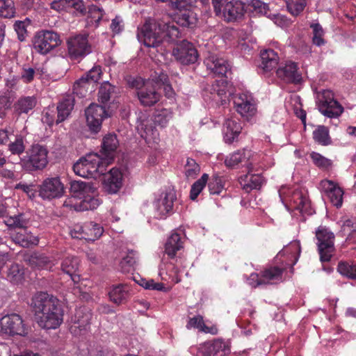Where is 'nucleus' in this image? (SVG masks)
Listing matches in <instances>:
<instances>
[{
    "mask_svg": "<svg viewBox=\"0 0 356 356\" xmlns=\"http://www.w3.org/2000/svg\"><path fill=\"white\" fill-rule=\"evenodd\" d=\"M181 37V31L171 22L168 15L147 19L138 33V40L149 48H159L164 41L176 42Z\"/></svg>",
    "mask_w": 356,
    "mask_h": 356,
    "instance_id": "1",
    "label": "nucleus"
},
{
    "mask_svg": "<svg viewBox=\"0 0 356 356\" xmlns=\"http://www.w3.org/2000/svg\"><path fill=\"white\" fill-rule=\"evenodd\" d=\"M31 307L36 322L44 329H56L63 321V310L59 300L47 292H38L31 299Z\"/></svg>",
    "mask_w": 356,
    "mask_h": 356,
    "instance_id": "2",
    "label": "nucleus"
},
{
    "mask_svg": "<svg viewBox=\"0 0 356 356\" xmlns=\"http://www.w3.org/2000/svg\"><path fill=\"white\" fill-rule=\"evenodd\" d=\"M108 165L105 159L97 154H89L74 163L73 170L80 177L97 179L101 175H104Z\"/></svg>",
    "mask_w": 356,
    "mask_h": 356,
    "instance_id": "3",
    "label": "nucleus"
},
{
    "mask_svg": "<svg viewBox=\"0 0 356 356\" xmlns=\"http://www.w3.org/2000/svg\"><path fill=\"white\" fill-rule=\"evenodd\" d=\"M48 150L41 145H33L20 159L22 168L28 172L43 170L48 163Z\"/></svg>",
    "mask_w": 356,
    "mask_h": 356,
    "instance_id": "4",
    "label": "nucleus"
},
{
    "mask_svg": "<svg viewBox=\"0 0 356 356\" xmlns=\"http://www.w3.org/2000/svg\"><path fill=\"white\" fill-rule=\"evenodd\" d=\"M60 43V35L54 31L47 30L37 32L33 40L34 49L42 55L47 54Z\"/></svg>",
    "mask_w": 356,
    "mask_h": 356,
    "instance_id": "5",
    "label": "nucleus"
},
{
    "mask_svg": "<svg viewBox=\"0 0 356 356\" xmlns=\"http://www.w3.org/2000/svg\"><path fill=\"white\" fill-rule=\"evenodd\" d=\"M318 250L322 262L329 261L334 250V234L325 226H319L316 230Z\"/></svg>",
    "mask_w": 356,
    "mask_h": 356,
    "instance_id": "6",
    "label": "nucleus"
},
{
    "mask_svg": "<svg viewBox=\"0 0 356 356\" xmlns=\"http://www.w3.org/2000/svg\"><path fill=\"white\" fill-rule=\"evenodd\" d=\"M317 104L319 111L325 116L334 118L339 117L343 111V106L334 97L331 90H323L318 93Z\"/></svg>",
    "mask_w": 356,
    "mask_h": 356,
    "instance_id": "7",
    "label": "nucleus"
},
{
    "mask_svg": "<svg viewBox=\"0 0 356 356\" xmlns=\"http://www.w3.org/2000/svg\"><path fill=\"white\" fill-rule=\"evenodd\" d=\"M65 187L59 177H47L38 186V195L44 200L61 197Z\"/></svg>",
    "mask_w": 356,
    "mask_h": 356,
    "instance_id": "8",
    "label": "nucleus"
},
{
    "mask_svg": "<svg viewBox=\"0 0 356 356\" xmlns=\"http://www.w3.org/2000/svg\"><path fill=\"white\" fill-rule=\"evenodd\" d=\"M68 54L71 59L79 60L92 52L87 35H77L67 40Z\"/></svg>",
    "mask_w": 356,
    "mask_h": 356,
    "instance_id": "9",
    "label": "nucleus"
},
{
    "mask_svg": "<svg viewBox=\"0 0 356 356\" xmlns=\"http://www.w3.org/2000/svg\"><path fill=\"white\" fill-rule=\"evenodd\" d=\"M87 125L90 130L95 134L98 133L102 128L103 120L107 117L106 108L103 105L91 104L85 111Z\"/></svg>",
    "mask_w": 356,
    "mask_h": 356,
    "instance_id": "10",
    "label": "nucleus"
},
{
    "mask_svg": "<svg viewBox=\"0 0 356 356\" xmlns=\"http://www.w3.org/2000/svg\"><path fill=\"white\" fill-rule=\"evenodd\" d=\"M246 13L245 4L238 0H232L222 3L221 14L227 22H234L241 20Z\"/></svg>",
    "mask_w": 356,
    "mask_h": 356,
    "instance_id": "11",
    "label": "nucleus"
},
{
    "mask_svg": "<svg viewBox=\"0 0 356 356\" xmlns=\"http://www.w3.org/2000/svg\"><path fill=\"white\" fill-rule=\"evenodd\" d=\"M1 331L11 336L26 334V330L21 316L17 314L6 315L1 319Z\"/></svg>",
    "mask_w": 356,
    "mask_h": 356,
    "instance_id": "12",
    "label": "nucleus"
},
{
    "mask_svg": "<svg viewBox=\"0 0 356 356\" xmlns=\"http://www.w3.org/2000/svg\"><path fill=\"white\" fill-rule=\"evenodd\" d=\"M229 352V346L222 339H216L200 344L197 356H225Z\"/></svg>",
    "mask_w": 356,
    "mask_h": 356,
    "instance_id": "13",
    "label": "nucleus"
},
{
    "mask_svg": "<svg viewBox=\"0 0 356 356\" xmlns=\"http://www.w3.org/2000/svg\"><path fill=\"white\" fill-rule=\"evenodd\" d=\"M174 56L180 63L186 65L195 63L198 58L197 51L193 44L185 40L174 50Z\"/></svg>",
    "mask_w": 356,
    "mask_h": 356,
    "instance_id": "14",
    "label": "nucleus"
},
{
    "mask_svg": "<svg viewBox=\"0 0 356 356\" xmlns=\"http://www.w3.org/2000/svg\"><path fill=\"white\" fill-rule=\"evenodd\" d=\"M140 104L145 107H150L159 102L161 95L158 92V88L152 84V81H147V84L143 88L136 93Z\"/></svg>",
    "mask_w": 356,
    "mask_h": 356,
    "instance_id": "15",
    "label": "nucleus"
},
{
    "mask_svg": "<svg viewBox=\"0 0 356 356\" xmlns=\"http://www.w3.org/2000/svg\"><path fill=\"white\" fill-rule=\"evenodd\" d=\"M276 72L277 76L286 83L297 84L302 81L298 65L292 61H287L284 65H280Z\"/></svg>",
    "mask_w": 356,
    "mask_h": 356,
    "instance_id": "16",
    "label": "nucleus"
},
{
    "mask_svg": "<svg viewBox=\"0 0 356 356\" xmlns=\"http://www.w3.org/2000/svg\"><path fill=\"white\" fill-rule=\"evenodd\" d=\"M207 68L216 75L228 76L231 74V66L227 60L222 58H218L215 55L208 56L204 61Z\"/></svg>",
    "mask_w": 356,
    "mask_h": 356,
    "instance_id": "17",
    "label": "nucleus"
},
{
    "mask_svg": "<svg viewBox=\"0 0 356 356\" xmlns=\"http://www.w3.org/2000/svg\"><path fill=\"white\" fill-rule=\"evenodd\" d=\"M119 147V140L115 134H108L102 139L101 154L107 164L111 163Z\"/></svg>",
    "mask_w": 356,
    "mask_h": 356,
    "instance_id": "18",
    "label": "nucleus"
},
{
    "mask_svg": "<svg viewBox=\"0 0 356 356\" xmlns=\"http://www.w3.org/2000/svg\"><path fill=\"white\" fill-rule=\"evenodd\" d=\"M170 17V21L180 26L193 29L196 26L198 19L197 14L191 8L179 10Z\"/></svg>",
    "mask_w": 356,
    "mask_h": 356,
    "instance_id": "19",
    "label": "nucleus"
},
{
    "mask_svg": "<svg viewBox=\"0 0 356 356\" xmlns=\"http://www.w3.org/2000/svg\"><path fill=\"white\" fill-rule=\"evenodd\" d=\"M103 181L104 188L109 194L117 193L122 186V174L117 168L111 169L108 173L104 172Z\"/></svg>",
    "mask_w": 356,
    "mask_h": 356,
    "instance_id": "20",
    "label": "nucleus"
},
{
    "mask_svg": "<svg viewBox=\"0 0 356 356\" xmlns=\"http://www.w3.org/2000/svg\"><path fill=\"white\" fill-rule=\"evenodd\" d=\"M321 186L331 203L337 208H340L343 203V191L342 188L330 180L322 181Z\"/></svg>",
    "mask_w": 356,
    "mask_h": 356,
    "instance_id": "21",
    "label": "nucleus"
},
{
    "mask_svg": "<svg viewBox=\"0 0 356 356\" xmlns=\"http://www.w3.org/2000/svg\"><path fill=\"white\" fill-rule=\"evenodd\" d=\"M175 200V193L173 191H169L162 194L161 198L155 202V207L161 217L172 211Z\"/></svg>",
    "mask_w": 356,
    "mask_h": 356,
    "instance_id": "22",
    "label": "nucleus"
},
{
    "mask_svg": "<svg viewBox=\"0 0 356 356\" xmlns=\"http://www.w3.org/2000/svg\"><path fill=\"white\" fill-rule=\"evenodd\" d=\"M242 130L241 124L234 119H227L223 124L224 140L226 143H232Z\"/></svg>",
    "mask_w": 356,
    "mask_h": 356,
    "instance_id": "23",
    "label": "nucleus"
},
{
    "mask_svg": "<svg viewBox=\"0 0 356 356\" xmlns=\"http://www.w3.org/2000/svg\"><path fill=\"white\" fill-rule=\"evenodd\" d=\"M74 98L68 95L60 101L57 105V118L56 124L65 121L70 115L74 106Z\"/></svg>",
    "mask_w": 356,
    "mask_h": 356,
    "instance_id": "24",
    "label": "nucleus"
},
{
    "mask_svg": "<svg viewBox=\"0 0 356 356\" xmlns=\"http://www.w3.org/2000/svg\"><path fill=\"white\" fill-rule=\"evenodd\" d=\"M108 296L111 301L117 305L124 304L129 298V287L124 284L112 286Z\"/></svg>",
    "mask_w": 356,
    "mask_h": 356,
    "instance_id": "25",
    "label": "nucleus"
},
{
    "mask_svg": "<svg viewBox=\"0 0 356 356\" xmlns=\"http://www.w3.org/2000/svg\"><path fill=\"white\" fill-rule=\"evenodd\" d=\"M261 63L259 67L264 72H270L276 67L278 64L279 57L277 54L273 49H265L260 54Z\"/></svg>",
    "mask_w": 356,
    "mask_h": 356,
    "instance_id": "26",
    "label": "nucleus"
},
{
    "mask_svg": "<svg viewBox=\"0 0 356 356\" xmlns=\"http://www.w3.org/2000/svg\"><path fill=\"white\" fill-rule=\"evenodd\" d=\"M183 248V242L179 234L174 232L167 239L165 243V254L170 259L176 257L177 251Z\"/></svg>",
    "mask_w": 356,
    "mask_h": 356,
    "instance_id": "27",
    "label": "nucleus"
},
{
    "mask_svg": "<svg viewBox=\"0 0 356 356\" xmlns=\"http://www.w3.org/2000/svg\"><path fill=\"white\" fill-rule=\"evenodd\" d=\"M264 179L260 175H245L241 177L240 184L246 193H250L253 189H260Z\"/></svg>",
    "mask_w": 356,
    "mask_h": 356,
    "instance_id": "28",
    "label": "nucleus"
},
{
    "mask_svg": "<svg viewBox=\"0 0 356 356\" xmlns=\"http://www.w3.org/2000/svg\"><path fill=\"white\" fill-rule=\"evenodd\" d=\"M29 220L25 217L23 213H18L13 216L6 214L3 222L7 226L8 230L15 229H26Z\"/></svg>",
    "mask_w": 356,
    "mask_h": 356,
    "instance_id": "29",
    "label": "nucleus"
},
{
    "mask_svg": "<svg viewBox=\"0 0 356 356\" xmlns=\"http://www.w3.org/2000/svg\"><path fill=\"white\" fill-rule=\"evenodd\" d=\"M37 99L34 96L20 97L13 106L14 111L17 115L27 114L36 106Z\"/></svg>",
    "mask_w": 356,
    "mask_h": 356,
    "instance_id": "30",
    "label": "nucleus"
},
{
    "mask_svg": "<svg viewBox=\"0 0 356 356\" xmlns=\"http://www.w3.org/2000/svg\"><path fill=\"white\" fill-rule=\"evenodd\" d=\"M252 156L251 151L245 148L237 150L227 156L225 163L227 167L234 168L240 163L248 161Z\"/></svg>",
    "mask_w": 356,
    "mask_h": 356,
    "instance_id": "31",
    "label": "nucleus"
},
{
    "mask_svg": "<svg viewBox=\"0 0 356 356\" xmlns=\"http://www.w3.org/2000/svg\"><path fill=\"white\" fill-rule=\"evenodd\" d=\"M84 230L85 234H83V236H81V237L88 241H95L98 239L104 232L102 227L93 222H86Z\"/></svg>",
    "mask_w": 356,
    "mask_h": 356,
    "instance_id": "32",
    "label": "nucleus"
},
{
    "mask_svg": "<svg viewBox=\"0 0 356 356\" xmlns=\"http://www.w3.org/2000/svg\"><path fill=\"white\" fill-rule=\"evenodd\" d=\"M94 86L82 76L79 79L75 81L73 86V92L79 97H85L91 92Z\"/></svg>",
    "mask_w": 356,
    "mask_h": 356,
    "instance_id": "33",
    "label": "nucleus"
},
{
    "mask_svg": "<svg viewBox=\"0 0 356 356\" xmlns=\"http://www.w3.org/2000/svg\"><path fill=\"white\" fill-rule=\"evenodd\" d=\"M115 93V86L108 81H104L98 91V101L102 104H108Z\"/></svg>",
    "mask_w": 356,
    "mask_h": 356,
    "instance_id": "34",
    "label": "nucleus"
},
{
    "mask_svg": "<svg viewBox=\"0 0 356 356\" xmlns=\"http://www.w3.org/2000/svg\"><path fill=\"white\" fill-rule=\"evenodd\" d=\"M78 264L79 261L76 257H66L61 264L62 270L69 275L74 282H76V278H79V275L76 274Z\"/></svg>",
    "mask_w": 356,
    "mask_h": 356,
    "instance_id": "35",
    "label": "nucleus"
},
{
    "mask_svg": "<svg viewBox=\"0 0 356 356\" xmlns=\"http://www.w3.org/2000/svg\"><path fill=\"white\" fill-rule=\"evenodd\" d=\"M234 104L237 112L242 116L252 115L254 113L255 106L248 100L238 97L234 99Z\"/></svg>",
    "mask_w": 356,
    "mask_h": 356,
    "instance_id": "36",
    "label": "nucleus"
},
{
    "mask_svg": "<svg viewBox=\"0 0 356 356\" xmlns=\"http://www.w3.org/2000/svg\"><path fill=\"white\" fill-rule=\"evenodd\" d=\"M313 138L318 144L327 146L332 143L327 127L320 125L313 131Z\"/></svg>",
    "mask_w": 356,
    "mask_h": 356,
    "instance_id": "37",
    "label": "nucleus"
},
{
    "mask_svg": "<svg viewBox=\"0 0 356 356\" xmlns=\"http://www.w3.org/2000/svg\"><path fill=\"white\" fill-rule=\"evenodd\" d=\"M24 269L17 264H13L7 272V279L13 284H19L24 280Z\"/></svg>",
    "mask_w": 356,
    "mask_h": 356,
    "instance_id": "38",
    "label": "nucleus"
},
{
    "mask_svg": "<svg viewBox=\"0 0 356 356\" xmlns=\"http://www.w3.org/2000/svg\"><path fill=\"white\" fill-rule=\"evenodd\" d=\"M91 314L86 308H80L75 314V323L80 330H86L90 324Z\"/></svg>",
    "mask_w": 356,
    "mask_h": 356,
    "instance_id": "39",
    "label": "nucleus"
},
{
    "mask_svg": "<svg viewBox=\"0 0 356 356\" xmlns=\"http://www.w3.org/2000/svg\"><path fill=\"white\" fill-rule=\"evenodd\" d=\"M31 20L26 17L24 20H17L13 24V28L20 42H24L28 37L27 27L31 25Z\"/></svg>",
    "mask_w": 356,
    "mask_h": 356,
    "instance_id": "40",
    "label": "nucleus"
},
{
    "mask_svg": "<svg viewBox=\"0 0 356 356\" xmlns=\"http://www.w3.org/2000/svg\"><path fill=\"white\" fill-rule=\"evenodd\" d=\"M29 264L33 268H51V261L47 256L34 253L29 258Z\"/></svg>",
    "mask_w": 356,
    "mask_h": 356,
    "instance_id": "41",
    "label": "nucleus"
},
{
    "mask_svg": "<svg viewBox=\"0 0 356 356\" xmlns=\"http://www.w3.org/2000/svg\"><path fill=\"white\" fill-rule=\"evenodd\" d=\"M246 12H255L256 13L269 17L268 4L262 2L260 0H250L245 6Z\"/></svg>",
    "mask_w": 356,
    "mask_h": 356,
    "instance_id": "42",
    "label": "nucleus"
},
{
    "mask_svg": "<svg viewBox=\"0 0 356 356\" xmlns=\"http://www.w3.org/2000/svg\"><path fill=\"white\" fill-rule=\"evenodd\" d=\"M284 268L277 266L270 267L261 272V277L263 280L267 282V284L270 281H280L282 280V273Z\"/></svg>",
    "mask_w": 356,
    "mask_h": 356,
    "instance_id": "43",
    "label": "nucleus"
},
{
    "mask_svg": "<svg viewBox=\"0 0 356 356\" xmlns=\"http://www.w3.org/2000/svg\"><path fill=\"white\" fill-rule=\"evenodd\" d=\"M208 179L209 175L204 173L199 179H197L196 181L193 183L190 191V198L192 200H195L197 199L199 194L202 192V191L206 186Z\"/></svg>",
    "mask_w": 356,
    "mask_h": 356,
    "instance_id": "44",
    "label": "nucleus"
},
{
    "mask_svg": "<svg viewBox=\"0 0 356 356\" xmlns=\"http://www.w3.org/2000/svg\"><path fill=\"white\" fill-rule=\"evenodd\" d=\"M136 263L134 252L133 250L129 251L127 256L124 257L120 262V270L123 273H129L134 269Z\"/></svg>",
    "mask_w": 356,
    "mask_h": 356,
    "instance_id": "45",
    "label": "nucleus"
},
{
    "mask_svg": "<svg viewBox=\"0 0 356 356\" xmlns=\"http://www.w3.org/2000/svg\"><path fill=\"white\" fill-rule=\"evenodd\" d=\"M337 271L343 276L356 280V265L340 261L338 264Z\"/></svg>",
    "mask_w": 356,
    "mask_h": 356,
    "instance_id": "46",
    "label": "nucleus"
},
{
    "mask_svg": "<svg viewBox=\"0 0 356 356\" xmlns=\"http://www.w3.org/2000/svg\"><path fill=\"white\" fill-rule=\"evenodd\" d=\"M15 8L11 0H0V16L4 18L15 17Z\"/></svg>",
    "mask_w": 356,
    "mask_h": 356,
    "instance_id": "47",
    "label": "nucleus"
},
{
    "mask_svg": "<svg viewBox=\"0 0 356 356\" xmlns=\"http://www.w3.org/2000/svg\"><path fill=\"white\" fill-rule=\"evenodd\" d=\"M288 11L293 16H298L306 6L305 0H286Z\"/></svg>",
    "mask_w": 356,
    "mask_h": 356,
    "instance_id": "48",
    "label": "nucleus"
},
{
    "mask_svg": "<svg viewBox=\"0 0 356 356\" xmlns=\"http://www.w3.org/2000/svg\"><path fill=\"white\" fill-rule=\"evenodd\" d=\"M184 168V173L187 178L194 179L200 172V165L196 163V161L194 159L191 158L187 159Z\"/></svg>",
    "mask_w": 356,
    "mask_h": 356,
    "instance_id": "49",
    "label": "nucleus"
},
{
    "mask_svg": "<svg viewBox=\"0 0 356 356\" xmlns=\"http://www.w3.org/2000/svg\"><path fill=\"white\" fill-rule=\"evenodd\" d=\"M8 150L12 154L19 155L25 150V144L24 137L17 136L15 140L8 145Z\"/></svg>",
    "mask_w": 356,
    "mask_h": 356,
    "instance_id": "50",
    "label": "nucleus"
},
{
    "mask_svg": "<svg viewBox=\"0 0 356 356\" xmlns=\"http://www.w3.org/2000/svg\"><path fill=\"white\" fill-rule=\"evenodd\" d=\"M11 238L13 242H15L16 244H19L23 248H29L31 245H36L38 243V239L37 238L33 237L32 240L21 233H17L14 235H12Z\"/></svg>",
    "mask_w": 356,
    "mask_h": 356,
    "instance_id": "51",
    "label": "nucleus"
},
{
    "mask_svg": "<svg viewBox=\"0 0 356 356\" xmlns=\"http://www.w3.org/2000/svg\"><path fill=\"white\" fill-rule=\"evenodd\" d=\"M310 157L313 163L319 168L327 169L330 167L332 162L330 159L325 158L321 154L312 152L310 154Z\"/></svg>",
    "mask_w": 356,
    "mask_h": 356,
    "instance_id": "52",
    "label": "nucleus"
},
{
    "mask_svg": "<svg viewBox=\"0 0 356 356\" xmlns=\"http://www.w3.org/2000/svg\"><path fill=\"white\" fill-rule=\"evenodd\" d=\"M208 188L211 194H220L224 188L222 178L218 176H213L208 183Z\"/></svg>",
    "mask_w": 356,
    "mask_h": 356,
    "instance_id": "53",
    "label": "nucleus"
},
{
    "mask_svg": "<svg viewBox=\"0 0 356 356\" xmlns=\"http://www.w3.org/2000/svg\"><path fill=\"white\" fill-rule=\"evenodd\" d=\"M313 29L314 36L312 38L313 43L316 46H321L325 44V40L323 38L324 31L322 26L319 24H313L311 25Z\"/></svg>",
    "mask_w": 356,
    "mask_h": 356,
    "instance_id": "54",
    "label": "nucleus"
},
{
    "mask_svg": "<svg viewBox=\"0 0 356 356\" xmlns=\"http://www.w3.org/2000/svg\"><path fill=\"white\" fill-rule=\"evenodd\" d=\"M187 329L196 328L200 331L207 332L208 327L205 325L203 318L200 315L191 318L186 325Z\"/></svg>",
    "mask_w": 356,
    "mask_h": 356,
    "instance_id": "55",
    "label": "nucleus"
},
{
    "mask_svg": "<svg viewBox=\"0 0 356 356\" xmlns=\"http://www.w3.org/2000/svg\"><path fill=\"white\" fill-rule=\"evenodd\" d=\"M100 202L95 197L86 196L80 203L81 210H93L98 207Z\"/></svg>",
    "mask_w": 356,
    "mask_h": 356,
    "instance_id": "56",
    "label": "nucleus"
},
{
    "mask_svg": "<svg viewBox=\"0 0 356 356\" xmlns=\"http://www.w3.org/2000/svg\"><path fill=\"white\" fill-rule=\"evenodd\" d=\"M102 74V67L99 65L93 67L90 70L83 76L94 86L97 83Z\"/></svg>",
    "mask_w": 356,
    "mask_h": 356,
    "instance_id": "57",
    "label": "nucleus"
},
{
    "mask_svg": "<svg viewBox=\"0 0 356 356\" xmlns=\"http://www.w3.org/2000/svg\"><path fill=\"white\" fill-rule=\"evenodd\" d=\"M129 87L136 89V93L140 90L141 88L145 87L147 84V80H144L140 76L130 77L127 81Z\"/></svg>",
    "mask_w": 356,
    "mask_h": 356,
    "instance_id": "58",
    "label": "nucleus"
},
{
    "mask_svg": "<svg viewBox=\"0 0 356 356\" xmlns=\"http://www.w3.org/2000/svg\"><path fill=\"white\" fill-rule=\"evenodd\" d=\"M170 118V113L167 110H163L158 114L154 115V122L155 124L159 125L161 127H165Z\"/></svg>",
    "mask_w": 356,
    "mask_h": 356,
    "instance_id": "59",
    "label": "nucleus"
},
{
    "mask_svg": "<svg viewBox=\"0 0 356 356\" xmlns=\"http://www.w3.org/2000/svg\"><path fill=\"white\" fill-rule=\"evenodd\" d=\"M35 185L33 184H28L26 183L20 182L15 185V189L22 190L23 192L27 194V195L32 198L35 196L36 189Z\"/></svg>",
    "mask_w": 356,
    "mask_h": 356,
    "instance_id": "60",
    "label": "nucleus"
},
{
    "mask_svg": "<svg viewBox=\"0 0 356 356\" xmlns=\"http://www.w3.org/2000/svg\"><path fill=\"white\" fill-rule=\"evenodd\" d=\"M195 0H170L172 8L176 10L190 9Z\"/></svg>",
    "mask_w": 356,
    "mask_h": 356,
    "instance_id": "61",
    "label": "nucleus"
},
{
    "mask_svg": "<svg viewBox=\"0 0 356 356\" xmlns=\"http://www.w3.org/2000/svg\"><path fill=\"white\" fill-rule=\"evenodd\" d=\"M88 188V184L82 181H73L70 183V191L73 193L86 192Z\"/></svg>",
    "mask_w": 356,
    "mask_h": 356,
    "instance_id": "62",
    "label": "nucleus"
},
{
    "mask_svg": "<svg viewBox=\"0 0 356 356\" xmlns=\"http://www.w3.org/2000/svg\"><path fill=\"white\" fill-rule=\"evenodd\" d=\"M147 81H152V84H154L156 88H159L168 83L169 80L166 74L160 72L157 76L156 75L152 79H148Z\"/></svg>",
    "mask_w": 356,
    "mask_h": 356,
    "instance_id": "63",
    "label": "nucleus"
},
{
    "mask_svg": "<svg viewBox=\"0 0 356 356\" xmlns=\"http://www.w3.org/2000/svg\"><path fill=\"white\" fill-rule=\"evenodd\" d=\"M35 73V71L32 67L23 68L21 74V79L24 83H30L33 80Z\"/></svg>",
    "mask_w": 356,
    "mask_h": 356,
    "instance_id": "64",
    "label": "nucleus"
}]
</instances>
